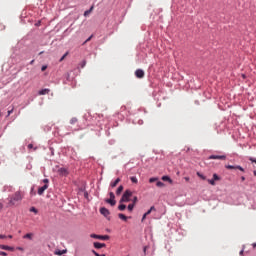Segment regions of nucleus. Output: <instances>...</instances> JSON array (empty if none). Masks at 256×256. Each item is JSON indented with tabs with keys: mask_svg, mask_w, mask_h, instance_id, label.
I'll use <instances>...</instances> for the list:
<instances>
[{
	"mask_svg": "<svg viewBox=\"0 0 256 256\" xmlns=\"http://www.w3.org/2000/svg\"><path fill=\"white\" fill-rule=\"evenodd\" d=\"M24 197L25 193L21 190H18L8 198V205H10V207H16L19 205V203H21V201H23Z\"/></svg>",
	"mask_w": 256,
	"mask_h": 256,
	"instance_id": "f257e3e1",
	"label": "nucleus"
},
{
	"mask_svg": "<svg viewBox=\"0 0 256 256\" xmlns=\"http://www.w3.org/2000/svg\"><path fill=\"white\" fill-rule=\"evenodd\" d=\"M131 197H133V192H131V190H126L120 199V203H129Z\"/></svg>",
	"mask_w": 256,
	"mask_h": 256,
	"instance_id": "f03ea898",
	"label": "nucleus"
},
{
	"mask_svg": "<svg viewBox=\"0 0 256 256\" xmlns=\"http://www.w3.org/2000/svg\"><path fill=\"white\" fill-rule=\"evenodd\" d=\"M90 237L92 239H100V241H109V235H97V234H91Z\"/></svg>",
	"mask_w": 256,
	"mask_h": 256,
	"instance_id": "7ed1b4c3",
	"label": "nucleus"
},
{
	"mask_svg": "<svg viewBox=\"0 0 256 256\" xmlns=\"http://www.w3.org/2000/svg\"><path fill=\"white\" fill-rule=\"evenodd\" d=\"M110 199L106 200V203H109V205H111L112 207L115 206V204L117 203L115 201V194L113 192L109 193Z\"/></svg>",
	"mask_w": 256,
	"mask_h": 256,
	"instance_id": "20e7f679",
	"label": "nucleus"
},
{
	"mask_svg": "<svg viewBox=\"0 0 256 256\" xmlns=\"http://www.w3.org/2000/svg\"><path fill=\"white\" fill-rule=\"evenodd\" d=\"M58 175L61 177H67L69 175V170H67V168H59Z\"/></svg>",
	"mask_w": 256,
	"mask_h": 256,
	"instance_id": "39448f33",
	"label": "nucleus"
},
{
	"mask_svg": "<svg viewBox=\"0 0 256 256\" xmlns=\"http://www.w3.org/2000/svg\"><path fill=\"white\" fill-rule=\"evenodd\" d=\"M135 75L137 79H143V77H145V71H143L142 69H137L135 71Z\"/></svg>",
	"mask_w": 256,
	"mask_h": 256,
	"instance_id": "423d86ee",
	"label": "nucleus"
},
{
	"mask_svg": "<svg viewBox=\"0 0 256 256\" xmlns=\"http://www.w3.org/2000/svg\"><path fill=\"white\" fill-rule=\"evenodd\" d=\"M47 189H49V184H44L42 187L38 188V195H43Z\"/></svg>",
	"mask_w": 256,
	"mask_h": 256,
	"instance_id": "0eeeda50",
	"label": "nucleus"
},
{
	"mask_svg": "<svg viewBox=\"0 0 256 256\" xmlns=\"http://www.w3.org/2000/svg\"><path fill=\"white\" fill-rule=\"evenodd\" d=\"M209 159H220L221 161H225V159H227V156H225V155H211V156H209Z\"/></svg>",
	"mask_w": 256,
	"mask_h": 256,
	"instance_id": "6e6552de",
	"label": "nucleus"
},
{
	"mask_svg": "<svg viewBox=\"0 0 256 256\" xmlns=\"http://www.w3.org/2000/svg\"><path fill=\"white\" fill-rule=\"evenodd\" d=\"M226 169H239V171L245 172V169L241 166L226 165Z\"/></svg>",
	"mask_w": 256,
	"mask_h": 256,
	"instance_id": "1a4fd4ad",
	"label": "nucleus"
},
{
	"mask_svg": "<svg viewBox=\"0 0 256 256\" xmlns=\"http://www.w3.org/2000/svg\"><path fill=\"white\" fill-rule=\"evenodd\" d=\"M0 249H3L4 251H15V248L3 244H0Z\"/></svg>",
	"mask_w": 256,
	"mask_h": 256,
	"instance_id": "9d476101",
	"label": "nucleus"
},
{
	"mask_svg": "<svg viewBox=\"0 0 256 256\" xmlns=\"http://www.w3.org/2000/svg\"><path fill=\"white\" fill-rule=\"evenodd\" d=\"M101 215H104V217H109V210L105 207L100 208Z\"/></svg>",
	"mask_w": 256,
	"mask_h": 256,
	"instance_id": "9b49d317",
	"label": "nucleus"
},
{
	"mask_svg": "<svg viewBox=\"0 0 256 256\" xmlns=\"http://www.w3.org/2000/svg\"><path fill=\"white\" fill-rule=\"evenodd\" d=\"M94 247L95 249H103V247H107V245L105 243L94 242Z\"/></svg>",
	"mask_w": 256,
	"mask_h": 256,
	"instance_id": "f8f14e48",
	"label": "nucleus"
},
{
	"mask_svg": "<svg viewBox=\"0 0 256 256\" xmlns=\"http://www.w3.org/2000/svg\"><path fill=\"white\" fill-rule=\"evenodd\" d=\"M33 237H35V234L27 233L23 236V239H29V241H33Z\"/></svg>",
	"mask_w": 256,
	"mask_h": 256,
	"instance_id": "ddd939ff",
	"label": "nucleus"
},
{
	"mask_svg": "<svg viewBox=\"0 0 256 256\" xmlns=\"http://www.w3.org/2000/svg\"><path fill=\"white\" fill-rule=\"evenodd\" d=\"M51 90L45 88V89H42L38 92V95H49Z\"/></svg>",
	"mask_w": 256,
	"mask_h": 256,
	"instance_id": "4468645a",
	"label": "nucleus"
},
{
	"mask_svg": "<svg viewBox=\"0 0 256 256\" xmlns=\"http://www.w3.org/2000/svg\"><path fill=\"white\" fill-rule=\"evenodd\" d=\"M119 183H121V178H117L114 182L110 183V187L115 188Z\"/></svg>",
	"mask_w": 256,
	"mask_h": 256,
	"instance_id": "2eb2a0df",
	"label": "nucleus"
},
{
	"mask_svg": "<svg viewBox=\"0 0 256 256\" xmlns=\"http://www.w3.org/2000/svg\"><path fill=\"white\" fill-rule=\"evenodd\" d=\"M93 9H94V7L91 6L89 10H86V11L84 12V17H88L89 14L93 11Z\"/></svg>",
	"mask_w": 256,
	"mask_h": 256,
	"instance_id": "dca6fc26",
	"label": "nucleus"
},
{
	"mask_svg": "<svg viewBox=\"0 0 256 256\" xmlns=\"http://www.w3.org/2000/svg\"><path fill=\"white\" fill-rule=\"evenodd\" d=\"M162 181H168L169 183H173V180L169 176H162Z\"/></svg>",
	"mask_w": 256,
	"mask_h": 256,
	"instance_id": "f3484780",
	"label": "nucleus"
},
{
	"mask_svg": "<svg viewBox=\"0 0 256 256\" xmlns=\"http://www.w3.org/2000/svg\"><path fill=\"white\" fill-rule=\"evenodd\" d=\"M118 209H119V211H125V209H127V206L125 204H120L118 206Z\"/></svg>",
	"mask_w": 256,
	"mask_h": 256,
	"instance_id": "a211bd4d",
	"label": "nucleus"
},
{
	"mask_svg": "<svg viewBox=\"0 0 256 256\" xmlns=\"http://www.w3.org/2000/svg\"><path fill=\"white\" fill-rule=\"evenodd\" d=\"M120 193H123V186H119L116 190V195H119Z\"/></svg>",
	"mask_w": 256,
	"mask_h": 256,
	"instance_id": "6ab92c4d",
	"label": "nucleus"
},
{
	"mask_svg": "<svg viewBox=\"0 0 256 256\" xmlns=\"http://www.w3.org/2000/svg\"><path fill=\"white\" fill-rule=\"evenodd\" d=\"M214 181H221V177H219V175L217 174H213V178Z\"/></svg>",
	"mask_w": 256,
	"mask_h": 256,
	"instance_id": "aec40b11",
	"label": "nucleus"
},
{
	"mask_svg": "<svg viewBox=\"0 0 256 256\" xmlns=\"http://www.w3.org/2000/svg\"><path fill=\"white\" fill-rule=\"evenodd\" d=\"M30 212L35 213V215H37V213H39V210H37V208H35V207H31Z\"/></svg>",
	"mask_w": 256,
	"mask_h": 256,
	"instance_id": "412c9836",
	"label": "nucleus"
},
{
	"mask_svg": "<svg viewBox=\"0 0 256 256\" xmlns=\"http://www.w3.org/2000/svg\"><path fill=\"white\" fill-rule=\"evenodd\" d=\"M152 211H155V206L150 207V209L145 214L146 215H151Z\"/></svg>",
	"mask_w": 256,
	"mask_h": 256,
	"instance_id": "4be33fe9",
	"label": "nucleus"
},
{
	"mask_svg": "<svg viewBox=\"0 0 256 256\" xmlns=\"http://www.w3.org/2000/svg\"><path fill=\"white\" fill-rule=\"evenodd\" d=\"M119 219H122V221H127V216H125L124 214H120L118 215Z\"/></svg>",
	"mask_w": 256,
	"mask_h": 256,
	"instance_id": "5701e85b",
	"label": "nucleus"
},
{
	"mask_svg": "<svg viewBox=\"0 0 256 256\" xmlns=\"http://www.w3.org/2000/svg\"><path fill=\"white\" fill-rule=\"evenodd\" d=\"M156 186L157 187H165V183H163V182H161V181H158L157 183H156Z\"/></svg>",
	"mask_w": 256,
	"mask_h": 256,
	"instance_id": "b1692460",
	"label": "nucleus"
},
{
	"mask_svg": "<svg viewBox=\"0 0 256 256\" xmlns=\"http://www.w3.org/2000/svg\"><path fill=\"white\" fill-rule=\"evenodd\" d=\"M197 175L200 177V179H202L203 181H205V179H207V177L203 176V174H201L200 172H197Z\"/></svg>",
	"mask_w": 256,
	"mask_h": 256,
	"instance_id": "393cba45",
	"label": "nucleus"
},
{
	"mask_svg": "<svg viewBox=\"0 0 256 256\" xmlns=\"http://www.w3.org/2000/svg\"><path fill=\"white\" fill-rule=\"evenodd\" d=\"M134 208H135V204L128 205V211H133Z\"/></svg>",
	"mask_w": 256,
	"mask_h": 256,
	"instance_id": "a878e982",
	"label": "nucleus"
},
{
	"mask_svg": "<svg viewBox=\"0 0 256 256\" xmlns=\"http://www.w3.org/2000/svg\"><path fill=\"white\" fill-rule=\"evenodd\" d=\"M130 180L132 181V183H138L137 177L135 176H132Z\"/></svg>",
	"mask_w": 256,
	"mask_h": 256,
	"instance_id": "bb28decb",
	"label": "nucleus"
},
{
	"mask_svg": "<svg viewBox=\"0 0 256 256\" xmlns=\"http://www.w3.org/2000/svg\"><path fill=\"white\" fill-rule=\"evenodd\" d=\"M67 55H69V52H66L61 58H60V63L61 61L65 60V57H67Z\"/></svg>",
	"mask_w": 256,
	"mask_h": 256,
	"instance_id": "cd10ccee",
	"label": "nucleus"
},
{
	"mask_svg": "<svg viewBox=\"0 0 256 256\" xmlns=\"http://www.w3.org/2000/svg\"><path fill=\"white\" fill-rule=\"evenodd\" d=\"M75 123H77V118H72V119L70 120V124H71V125H75Z\"/></svg>",
	"mask_w": 256,
	"mask_h": 256,
	"instance_id": "c85d7f7f",
	"label": "nucleus"
},
{
	"mask_svg": "<svg viewBox=\"0 0 256 256\" xmlns=\"http://www.w3.org/2000/svg\"><path fill=\"white\" fill-rule=\"evenodd\" d=\"M137 201H139V199L137 198V196H134L133 200H132V202H133L132 204L136 205Z\"/></svg>",
	"mask_w": 256,
	"mask_h": 256,
	"instance_id": "c756f323",
	"label": "nucleus"
},
{
	"mask_svg": "<svg viewBox=\"0 0 256 256\" xmlns=\"http://www.w3.org/2000/svg\"><path fill=\"white\" fill-rule=\"evenodd\" d=\"M208 183L213 186L215 185V181L213 179H208Z\"/></svg>",
	"mask_w": 256,
	"mask_h": 256,
	"instance_id": "7c9ffc66",
	"label": "nucleus"
},
{
	"mask_svg": "<svg viewBox=\"0 0 256 256\" xmlns=\"http://www.w3.org/2000/svg\"><path fill=\"white\" fill-rule=\"evenodd\" d=\"M92 253H93L95 256H105V254H101V255H100V254L97 253L95 250H93Z\"/></svg>",
	"mask_w": 256,
	"mask_h": 256,
	"instance_id": "2f4dec72",
	"label": "nucleus"
},
{
	"mask_svg": "<svg viewBox=\"0 0 256 256\" xmlns=\"http://www.w3.org/2000/svg\"><path fill=\"white\" fill-rule=\"evenodd\" d=\"M91 39H93V35H91L89 38L86 39V41L84 42V45H85V43H89V41H91Z\"/></svg>",
	"mask_w": 256,
	"mask_h": 256,
	"instance_id": "473e14b6",
	"label": "nucleus"
},
{
	"mask_svg": "<svg viewBox=\"0 0 256 256\" xmlns=\"http://www.w3.org/2000/svg\"><path fill=\"white\" fill-rule=\"evenodd\" d=\"M87 65V61L83 60L82 63H81V67L83 69V67H85Z\"/></svg>",
	"mask_w": 256,
	"mask_h": 256,
	"instance_id": "72a5a7b5",
	"label": "nucleus"
},
{
	"mask_svg": "<svg viewBox=\"0 0 256 256\" xmlns=\"http://www.w3.org/2000/svg\"><path fill=\"white\" fill-rule=\"evenodd\" d=\"M155 181H157V178H150L149 179V183H155Z\"/></svg>",
	"mask_w": 256,
	"mask_h": 256,
	"instance_id": "f704fd0d",
	"label": "nucleus"
},
{
	"mask_svg": "<svg viewBox=\"0 0 256 256\" xmlns=\"http://www.w3.org/2000/svg\"><path fill=\"white\" fill-rule=\"evenodd\" d=\"M43 183H45V185H49V179H44Z\"/></svg>",
	"mask_w": 256,
	"mask_h": 256,
	"instance_id": "c9c22d12",
	"label": "nucleus"
},
{
	"mask_svg": "<svg viewBox=\"0 0 256 256\" xmlns=\"http://www.w3.org/2000/svg\"><path fill=\"white\" fill-rule=\"evenodd\" d=\"M66 251H58V252H56V255H63V253H65Z\"/></svg>",
	"mask_w": 256,
	"mask_h": 256,
	"instance_id": "e433bc0d",
	"label": "nucleus"
},
{
	"mask_svg": "<svg viewBox=\"0 0 256 256\" xmlns=\"http://www.w3.org/2000/svg\"><path fill=\"white\" fill-rule=\"evenodd\" d=\"M1 256H7V252L0 251Z\"/></svg>",
	"mask_w": 256,
	"mask_h": 256,
	"instance_id": "4c0bfd02",
	"label": "nucleus"
},
{
	"mask_svg": "<svg viewBox=\"0 0 256 256\" xmlns=\"http://www.w3.org/2000/svg\"><path fill=\"white\" fill-rule=\"evenodd\" d=\"M41 71H47V66H42Z\"/></svg>",
	"mask_w": 256,
	"mask_h": 256,
	"instance_id": "58836bf2",
	"label": "nucleus"
},
{
	"mask_svg": "<svg viewBox=\"0 0 256 256\" xmlns=\"http://www.w3.org/2000/svg\"><path fill=\"white\" fill-rule=\"evenodd\" d=\"M249 161H251L252 163H256V159L255 158H250Z\"/></svg>",
	"mask_w": 256,
	"mask_h": 256,
	"instance_id": "ea45409f",
	"label": "nucleus"
},
{
	"mask_svg": "<svg viewBox=\"0 0 256 256\" xmlns=\"http://www.w3.org/2000/svg\"><path fill=\"white\" fill-rule=\"evenodd\" d=\"M145 219H147V215H146V214L143 215V217H142V222H144Z\"/></svg>",
	"mask_w": 256,
	"mask_h": 256,
	"instance_id": "a19ab883",
	"label": "nucleus"
},
{
	"mask_svg": "<svg viewBox=\"0 0 256 256\" xmlns=\"http://www.w3.org/2000/svg\"><path fill=\"white\" fill-rule=\"evenodd\" d=\"M0 239H7V236L0 234Z\"/></svg>",
	"mask_w": 256,
	"mask_h": 256,
	"instance_id": "79ce46f5",
	"label": "nucleus"
},
{
	"mask_svg": "<svg viewBox=\"0 0 256 256\" xmlns=\"http://www.w3.org/2000/svg\"><path fill=\"white\" fill-rule=\"evenodd\" d=\"M11 113H13V109L8 111V117H9V115H11Z\"/></svg>",
	"mask_w": 256,
	"mask_h": 256,
	"instance_id": "37998d69",
	"label": "nucleus"
},
{
	"mask_svg": "<svg viewBox=\"0 0 256 256\" xmlns=\"http://www.w3.org/2000/svg\"><path fill=\"white\" fill-rule=\"evenodd\" d=\"M28 149H33V144H29Z\"/></svg>",
	"mask_w": 256,
	"mask_h": 256,
	"instance_id": "c03bdc74",
	"label": "nucleus"
},
{
	"mask_svg": "<svg viewBox=\"0 0 256 256\" xmlns=\"http://www.w3.org/2000/svg\"><path fill=\"white\" fill-rule=\"evenodd\" d=\"M8 239H13V235H8Z\"/></svg>",
	"mask_w": 256,
	"mask_h": 256,
	"instance_id": "a18cd8bd",
	"label": "nucleus"
},
{
	"mask_svg": "<svg viewBox=\"0 0 256 256\" xmlns=\"http://www.w3.org/2000/svg\"><path fill=\"white\" fill-rule=\"evenodd\" d=\"M241 181H245V176H242V177H241Z\"/></svg>",
	"mask_w": 256,
	"mask_h": 256,
	"instance_id": "49530a36",
	"label": "nucleus"
},
{
	"mask_svg": "<svg viewBox=\"0 0 256 256\" xmlns=\"http://www.w3.org/2000/svg\"><path fill=\"white\" fill-rule=\"evenodd\" d=\"M1 209H3V204L2 203H0V211H1Z\"/></svg>",
	"mask_w": 256,
	"mask_h": 256,
	"instance_id": "de8ad7c7",
	"label": "nucleus"
},
{
	"mask_svg": "<svg viewBox=\"0 0 256 256\" xmlns=\"http://www.w3.org/2000/svg\"><path fill=\"white\" fill-rule=\"evenodd\" d=\"M17 249H18V251H23V248H21V247H18Z\"/></svg>",
	"mask_w": 256,
	"mask_h": 256,
	"instance_id": "09e8293b",
	"label": "nucleus"
},
{
	"mask_svg": "<svg viewBox=\"0 0 256 256\" xmlns=\"http://www.w3.org/2000/svg\"><path fill=\"white\" fill-rule=\"evenodd\" d=\"M33 63H35V60H32V61L30 62V65H33Z\"/></svg>",
	"mask_w": 256,
	"mask_h": 256,
	"instance_id": "8fccbe9b",
	"label": "nucleus"
},
{
	"mask_svg": "<svg viewBox=\"0 0 256 256\" xmlns=\"http://www.w3.org/2000/svg\"><path fill=\"white\" fill-rule=\"evenodd\" d=\"M184 179H185V181H189L190 178L189 177H185Z\"/></svg>",
	"mask_w": 256,
	"mask_h": 256,
	"instance_id": "3c124183",
	"label": "nucleus"
},
{
	"mask_svg": "<svg viewBox=\"0 0 256 256\" xmlns=\"http://www.w3.org/2000/svg\"><path fill=\"white\" fill-rule=\"evenodd\" d=\"M240 255H243V250H242V251H240Z\"/></svg>",
	"mask_w": 256,
	"mask_h": 256,
	"instance_id": "603ef678",
	"label": "nucleus"
},
{
	"mask_svg": "<svg viewBox=\"0 0 256 256\" xmlns=\"http://www.w3.org/2000/svg\"><path fill=\"white\" fill-rule=\"evenodd\" d=\"M243 79H245V74L242 75Z\"/></svg>",
	"mask_w": 256,
	"mask_h": 256,
	"instance_id": "864d4df0",
	"label": "nucleus"
},
{
	"mask_svg": "<svg viewBox=\"0 0 256 256\" xmlns=\"http://www.w3.org/2000/svg\"><path fill=\"white\" fill-rule=\"evenodd\" d=\"M253 247H256V243L253 244Z\"/></svg>",
	"mask_w": 256,
	"mask_h": 256,
	"instance_id": "5fc2aeb1",
	"label": "nucleus"
},
{
	"mask_svg": "<svg viewBox=\"0 0 256 256\" xmlns=\"http://www.w3.org/2000/svg\"><path fill=\"white\" fill-rule=\"evenodd\" d=\"M147 251V248H144V252Z\"/></svg>",
	"mask_w": 256,
	"mask_h": 256,
	"instance_id": "6e6d98bb",
	"label": "nucleus"
},
{
	"mask_svg": "<svg viewBox=\"0 0 256 256\" xmlns=\"http://www.w3.org/2000/svg\"><path fill=\"white\" fill-rule=\"evenodd\" d=\"M254 175H256V171H254Z\"/></svg>",
	"mask_w": 256,
	"mask_h": 256,
	"instance_id": "4d7b16f0",
	"label": "nucleus"
},
{
	"mask_svg": "<svg viewBox=\"0 0 256 256\" xmlns=\"http://www.w3.org/2000/svg\"><path fill=\"white\" fill-rule=\"evenodd\" d=\"M0 117H1V113H0Z\"/></svg>",
	"mask_w": 256,
	"mask_h": 256,
	"instance_id": "13d9d810",
	"label": "nucleus"
}]
</instances>
